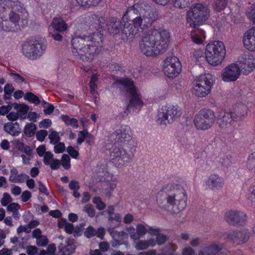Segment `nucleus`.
Here are the masks:
<instances>
[{"label": "nucleus", "mask_w": 255, "mask_h": 255, "mask_svg": "<svg viewBox=\"0 0 255 255\" xmlns=\"http://www.w3.org/2000/svg\"><path fill=\"white\" fill-rule=\"evenodd\" d=\"M88 21L89 29L94 31L89 36H80L74 33L71 43L72 52L76 58L91 61L100 51L99 47L104 39L103 32L106 19L104 16L93 14L89 16Z\"/></svg>", "instance_id": "obj_1"}, {"label": "nucleus", "mask_w": 255, "mask_h": 255, "mask_svg": "<svg viewBox=\"0 0 255 255\" xmlns=\"http://www.w3.org/2000/svg\"><path fill=\"white\" fill-rule=\"evenodd\" d=\"M131 129L128 126H122L109 137L105 145L106 150H109L111 162L118 167L129 162L133 156L136 147L134 140L131 138Z\"/></svg>", "instance_id": "obj_2"}, {"label": "nucleus", "mask_w": 255, "mask_h": 255, "mask_svg": "<svg viewBox=\"0 0 255 255\" xmlns=\"http://www.w3.org/2000/svg\"><path fill=\"white\" fill-rule=\"evenodd\" d=\"M142 2L134 3L128 7L124 13L121 20H117L116 17L110 19V24H105L108 33L113 36L121 35L124 41L132 40L139 31V27L142 26Z\"/></svg>", "instance_id": "obj_3"}, {"label": "nucleus", "mask_w": 255, "mask_h": 255, "mask_svg": "<svg viewBox=\"0 0 255 255\" xmlns=\"http://www.w3.org/2000/svg\"><path fill=\"white\" fill-rule=\"evenodd\" d=\"M187 195L185 189L179 185L168 183L158 192L156 201L159 207L171 214H177L187 206Z\"/></svg>", "instance_id": "obj_4"}, {"label": "nucleus", "mask_w": 255, "mask_h": 255, "mask_svg": "<svg viewBox=\"0 0 255 255\" xmlns=\"http://www.w3.org/2000/svg\"><path fill=\"white\" fill-rule=\"evenodd\" d=\"M169 38L167 30L151 29L145 33L139 42L141 51L146 56L155 57L162 54L168 46Z\"/></svg>", "instance_id": "obj_5"}, {"label": "nucleus", "mask_w": 255, "mask_h": 255, "mask_svg": "<svg viewBox=\"0 0 255 255\" xmlns=\"http://www.w3.org/2000/svg\"><path fill=\"white\" fill-rule=\"evenodd\" d=\"M115 84L119 86L120 89L123 88L130 96L127 110L129 111L132 108L133 111L137 110L138 112L143 106V102L137 93L133 81L128 77L120 78L116 80Z\"/></svg>", "instance_id": "obj_6"}, {"label": "nucleus", "mask_w": 255, "mask_h": 255, "mask_svg": "<svg viewBox=\"0 0 255 255\" xmlns=\"http://www.w3.org/2000/svg\"><path fill=\"white\" fill-rule=\"evenodd\" d=\"M246 114V107L243 104H236L229 112H218L217 117V123L221 128H233L232 123L242 119Z\"/></svg>", "instance_id": "obj_7"}, {"label": "nucleus", "mask_w": 255, "mask_h": 255, "mask_svg": "<svg viewBox=\"0 0 255 255\" xmlns=\"http://www.w3.org/2000/svg\"><path fill=\"white\" fill-rule=\"evenodd\" d=\"M23 5L18 0H0V12L4 13L7 9H11L9 14V20L11 25L6 26L4 29L8 30H15L18 25L19 15L15 11L23 12L25 10Z\"/></svg>", "instance_id": "obj_8"}, {"label": "nucleus", "mask_w": 255, "mask_h": 255, "mask_svg": "<svg viewBox=\"0 0 255 255\" xmlns=\"http://www.w3.org/2000/svg\"><path fill=\"white\" fill-rule=\"evenodd\" d=\"M205 58L209 64L216 66L221 63L226 54L224 43L220 41H214L208 43L205 48Z\"/></svg>", "instance_id": "obj_9"}, {"label": "nucleus", "mask_w": 255, "mask_h": 255, "mask_svg": "<svg viewBox=\"0 0 255 255\" xmlns=\"http://www.w3.org/2000/svg\"><path fill=\"white\" fill-rule=\"evenodd\" d=\"M210 10L201 3L196 4L190 7L186 14V21L191 27L203 24L209 18Z\"/></svg>", "instance_id": "obj_10"}, {"label": "nucleus", "mask_w": 255, "mask_h": 255, "mask_svg": "<svg viewBox=\"0 0 255 255\" xmlns=\"http://www.w3.org/2000/svg\"><path fill=\"white\" fill-rule=\"evenodd\" d=\"M46 46L37 40L27 39L21 45V52L30 60L39 58L44 53Z\"/></svg>", "instance_id": "obj_11"}, {"label": "nucleus", "mask_w": 255, "mask_h": 255, "mask_svg": "<svg viewBox=\"0 0 255 255\" xmlns=\"http://www.w3.org/2000/svg\"><path fill=\"white\" fill-rule=\"evenodd\" d=\"M213 85L212 75L210 74L200 75L193 82L192 93L198 97H204L211 92Z\"/></svg>", "instance_id": "obj_12"}, {"label": "nucleus", "mask_w": 255, "mask_h": 255, "mask_svg": "<svg viewBox=\"0 0 255 255\" xmlns=\"http://www.w3.org/2000/svg\"><path fill=\"white\" fill-rule=\"evenodd\" d=\"M215 120V115L212 110L203 109L195 115L193 123L197 129L205 130L210 128L213 126Z\"/></svg>", "instance_id": "obj_13"}, {"label": "nucleus", "mask_w": 255, "mask_h": 255, "mask_svg": "<svg viewBox=\"0 0 255 255\" xmlns=\"http://www.w3.org/2000/svg\"><path fill=\"white\" fill-rule=\"evenodd\" d=\"M180 110L177 105H166L158 111L157 121L161 125H166L180 117Z\"/></svg>", "instance_id": "obj_14"}, {"label": "nucleus", "mask_w": 255, "mask_h": 255, "mask_svg": "<svg viewBox=\"0 0 255 255\" xmlns=\"http://www.w3.org/2000/svg\"><path fill=\"white\" fill-rule=\"evenodd\" d=\"M141 8L142 9V23L139 28L143 29L151 26L152 23L158 18L159 13L158 10L153 7L151 4L146 1H142Z\"/></svg>", "instance_id": "obj_15"}, {"label": "nucleus", "mask_w": 255, "mask_h": 255, "mask_svg": "<svg viewBox=\"0 0 255 255\" xmlns=\"http://www.w3.org/2000/svg\"><path fill=\"white\" fill-rule=\"evenodd\" d=\"M250 238V233L247 229L239 231H232L222 234L221 238L226 242L236 245H241L247 243Z\"/></svg>", "instance_id": "obj_16"}, {"label": "nucleus", "mask_w": 255, "mask_h": 255, "mask_svg": "<svg viewBox=\"0 0 255 255\" xmlns=\"http://www.w3.org/2000/svg\"><path fill=\"white\" fill-rule=\"evenodd\" d=\"M163 72L170 78H174L179 74L182 70L181 64L175 56L168 57L164 61Z\"/></svg>", "instance_id": "obj_17"}, {"label": "nucleus", "mask_w": 255, "mask_h": 255, "mask_svg": "<svg viewBox=\"0 0 255 255\" xmlns=\"http://www.w3.org/2000/svg\"><path fill=\"white\" fill-rule=\"evenodd\" d=\"M226 221L233 226H244L246 224L248 217L244 212L230 210L226 212L225 215Z\"/></svg>", "instance_id": "obj_18"}, {"label": "nucleus", "mask_w": 255, "mask_h": 255, "mask_svg": "<svg viewBox=\"0 0 255 255\" xmlns=\"http://www.w3.org/2000/svg\"><path fill=\"white\" fill-rule=\"evenodd\" d=\"M241 71V70L239 66L235 64H232L223 70L222 79L227 82L235 81L239 78Z\"/></svg>", "instance_id": "obj_19"}, {"label": "nucleus", "mask_w": 255, "mask_h": 255, "mask_svg": "<svg viewBox=\"0 0 255 255\" xmlns=\"http://www.w3.org/2000/svg\"><path fill=\"white\" fill-rule=\"evenodd\" d=\"M240 68L244 75L251 73L255 67V58L251 54H245L240 61Z\"/></svg>", "instance_id": "obj_20"}, {"label": "nucleus", "mask_w": 255, "mask_h": 255, "mask_svg": "<svg viewBox=\"0 0 255 255\" xmlns=\"http://www.w3.org/2000/svg\"><path fill=\"white\" fill-rule=\"evenodd\" d=\"M205 183L209 189L212 190H218L223 187L224 180L219 175L213 174L206 180Z\"/></svg>", "instance_id": "obj_21"}, {"label": "nucleus", "mask_w": 255, "mask_h": 255, "mask_svg": "<svg viewBox=\"0 0 255 255\" xmlns=\"http://www.w3.org/2000/svg\"><path fill=\"white\" fill-rule=\"evenodd\" d=\"M245 47L250 51H255V28L248 30L243 37Z\"/></svg>", "instance_id": "obj_22"}, {"label": "nucleus", "mask_w": 255, "mask_h": 255, "mask_svg": "<svg viewBox=\"0 0 255 255\" xmlns=\"http://www.w3.org/2000/svg\"><path fill=\"white\" fill-rule=\"evenodd\" d=\"M66 243L65 246L59 245L57 255H71L74 253L76 247L70 239H67Z\"/></svg>", "instance_id": "obj_23"}, {"label": "nucleus", "mask_w": 255, "mask_h": 255, "mask_svg": "<svg viewBox=\"0 0 255 255\" xmlns=\"http://www.w3.org/2000/svg\"><path fill=\"white\" fill-rule=\"evenodd\" d=\"M4 130L12 136H17L21 132L19 124L17 122L7 123L4 125Z\"/></svg>", "instance_id": "obj_24"}, {"label": "nucleus", "mask_w": 255, "mask_h": 255, "mask_svg": "<svg viewBox=\"0 0 255 255\" xmlns=\"http://www.w3.org/2000/svg\"><path fill=\"white\" fill-rule=\"evenodd\" d=\"M50 26L58 32H63L67 29V23L60 17H54L51 23Z\"/></svg>", "instance_id": "obj_25"}, {"label": "nucleus", "mask_w": 255, "mask_h": 255, "mask_svg": "<svg viewBox=\"0 0 255 255\" xmlns=\"http://www.w3.org/2000/svg\"><path fill=\"white\" fill-rule=\"evenodd\" d=\"M222 246L219 244H212L199 252V255H215L222 250Z\"/></svg>", "instance_id": "obj_26"}, {"label": "nucleus", "mask_w": 255, "mask_h": 255, "mask_svg": "<svg viewBox=\"0 0 255 255\" xmlns=\"http://www.w3.org/2000/svg\"><path fill=\"white\" fill-rule=\"evenodd\" d=\"M192 40L196 44H200L203 43L206 38L205 32L202 29L197 28L192 32Z\"/></svg>", "instance_id": "obj_27"}, {"label": "nucleus", "mask_w": 255, "mask_h": 255, "mask_svg": "<svg viewBox=\"0 0 255 255\" xmlns=\"http://www.w3.org/2000/svg\"><path fill=\"white\" fill-rule=\"evenodd\" d=\"M14 108L17 110L18 118L21 120H24L26 118L29 110L28 106L25 104H14Z\"/></svg>", "instance_id": "obj_28"}, {"label": "nucleus", "mask_w": 255, "mask_h": 255, "mask_svg": "<svg viewBox=\"0 0 255 255\" xmlns=\"http://www.w3.org/2000/svg\"><path fill=\"white\" fill-rule=\"evenodd\" d=\"M108 221L111 222V223H113L114 221L116 222V225H114L113 228H109L108 231L111 235L117 234L118 232L117 231H115L114 228L118 227L122 221L121 215L120 214L117 213L114 214L113 215L110 216L108 217Z\"/></svg>", "instance_id": "obj_29"}, {"label": "nucleus", "mask_w": 255, "mask_h": 255, "mask_svg": "<svg viewBox=\"0 0 255 255\" xmlns=\"http://www.w3.org/2000/svg\"><path fill=\"white\" fill-rule=\"evenodd\" d=\"M36 129V126L34 123H27L24 127V133L27 137H31L35 134Z\"/></svg>", "instance_id": "obj_30"}, {"label": "nucleus", "mask_w": 255, "mask_h": 255, "mask_svg": "<svg viewBox=\"0 0 255 255\" xmlns=\"http://www.w3.org/2000/svg\"><path fill=\"white\" fill-rule=\"evenodd\" d=\"M228 0H217L213 4V8L216 12H221L226 7Z\"/></svg>", "instance_id": "obj_31"}, {"label": "nucleus", "mask_w": 255, "mask_h": 255, "mask_svg": "<svg viewBox=\"0 0 255 255\" xmlns=\"http://www.w3.org/2000/svg\"><path fill=\"white\" fill-rule=\"evenodd\" d=\"M78 135V137L77 138V143L79 145L83 143L85 139L89 138L93 139L94 137V136L92 134L88 132L87 131L85 130H81L79 131Z\"/></svg>", "instance_id": "obj_32"}, {"label": "nucleus", "mask_w": 255, "mask_h": 255, "mask_svg": "<svg viewBox=\"0 0 255 255\" xmlns=\"http://www.w3.org/2000/svg\"><path fill=\"white\" fill-rule=\"evenodd\" d=\"M247 167L252 172L255 173V151L249 155Z\"/></svg>", "instance_id": "obj_33"}, {"label": "nucleus", "mask_w": 255, "mask_h": 255, "mask_svg": "<svg viewBox=\"0 0 255 255\" xmlns=\"http://www.w3.org/2000/svg\"><path fill=\"white\" fill-rule=\"evenodd\" d=\"M24 98L30 103L34 104L36 105H39L40 102L39 98L33 93L30 92L25 93Z\"/></svg>", "instance_id": "obj_34"}, {"label": "nucleus", "mask_w": 255, "mask_h": 255, "mask_svg": "<svg viewBox=\"0 0 255 255\" xmlns=\"http://www.w3.org/2000/svg\"><path fill=\"white\" fill-rule=\"evenodd\" d=\"M221 163V166L224 167L230 166L232 164V157L230 155H224L219 160H217Z\"/></svg>", "instance_id": "obj_35"}, {"label": "nucleus", "mask_w": 255, "mask_h": 255, "mask_svg": "<svg viewBox=\"0 0 255 255\" xmlns=\"http://www.w3.org/2000/svg\"><path fill=\"white\" fill-rule=\"evenodd\" d=\"M191 0H173V4L175 7L184 8L188 7Z\"/></svg>", "instance_id": "obj_36"}, {"label": "nucleus", "mask_w": 255, "mask_h": 255, "mask_svg": "<svg viewBox=\"0 0 255 255\" xmlns=\"http://www.w3.org/2000/svg\"><path fill=\"white\" fill-rule=\"evenodd\" d=\"M61 165L66 170H69L71 167L70 158L68 154H64L62 156Z\"/></svg>", "instance_id": "obj_37"}, {"label": "nucleus", "mask_w": 255, "mask_h": 255, "mask_svg": "<svg viewBox=\"0 0 255 255\" xmlns=\"http://www.w3.org/2000/svg\"><path fill=\"white\" fill-rule=\"evenodd\" d=\"M4 13L0 12V28L5 31H12L13 30H8L4 29L6 26L11 25V22L9 20L3 19Z\"/></svg>", "instance_id": "obj_38"}, {"label": "nucleus", "mask_w": 255, "mask_h": 255, "mask_svg": "<svg viewBox=\"0 0 255 255\" xmlns=\"http://www.w3.org/2000/svg\"><path fill=\"white\" fill-rule=\"evenodd\" d=\"M10 176L9 178V180L13 183H17V182H21L22 180L16 179V176L18 175V171L17 169L15 167H12L10 171Z\"/></svg>", "instance_id": "obj_39"}, {"label": "nucleus", "mask_w": 255, "mask_h": 255, "mask_svg": "<svg viewBox=\"0 0 255 255\" xmlns=\"http://www.w3.org/2000/svg\"><path fill=\"white\" fill-rule=\"evenodd\" d=\"M93 202L96 204V208L101 211L106 208V204L103 202L100 197H95L93 199Z\"/></svg>", "instance_id": "obj_40"}, {"label": "nucleus", "mask_w": 255, "mask_h": 255, "mask_svg": "<svg viewBox=\"0 0 255 255\" xmlns=\"http://www.w3.org/2000/svg\"><path fill=\"white\" fill-rule=\"evenodd\" d=\"M96 230L92 226H89L84 232V236L87 239H90L95 236Z\"/></svg>", "instance_id": "obj_41"}, {"label": "nucleus", "mask_w": 255, "mask_h": 255, "mask_svg": "<svg viewBox=\"0 0 255 255\" xmlns=\"http://www.w3.org/2000/svg\"><path fill=\"white\" fill-rule=\"evenodd\" d=\"M107 187L105 189L106 195L111 196L117 187V183L115 182H109L107 184Z\"/></svg>", "instance_id": "obj_42"}, {"label": "nucleus", "mask_w": 255, "mask_h": 255, "mask_svg": "<svg viewBox=\"0 0 255 255\" xmlns=\"http://www.w3.org/2000/svg\"><path fill=\"white\" fill-rule=\"evenodd\" d=\"M12 200V199L10 195L8 193L5 192L3 193V197L1 199V204L2 206H6Z\"/></svg>", "instance_id": "obj_43"}, {"label": "nucleus", "mask_w": 255, "mask_h": 255, "mask_svg": "<svg viewBox=\"0 0 255 255\" xmlns=\"http://www.w3.org/2000/svg\"><path fill=\"white\" fill-rule=\"evenodd\" d=\"M9 75L12 77L14 82L18 84L22 83H26L24 78L22 77L20 74L15 72H10Z\"/></svg>", "instance_id": "obj_44"}, {"label": "nucleus", "mask_w": 255, "mask_h": 255, "mask_svg": "<svg viewBox=\"0 0 255 255\" xmlns=\"http://www.w3.org/2000/svg\"><path fill=\"white\" fill-rule=\"evenodd\" d=\"M19 150L28 156L32 154V150L30 148V146L24 144V143L21 142L19 146Z\"/></svg>", "instance_id": "obj_45"}, {"label": "nucleus", "mask_w": 255, "mask_h": 255, "mask_svg": "<svg viewBox=\"0 0 255 255\" xmlns=\"http://www.w3.org/2000/svg\"><path fill=\"white\" fill-rule=\"evenodd\" d=\"M49 138L50 143L52 144L58 143L60 139L58 132L56 131H53L49 134Z\"/></svg>", "instance_id": "obj_46"}, {"label": "nucleus", "mask_w": 255, "mask_h": 255, "mask_svg": "<svg viewBox=\"0 0 255 255\" xmlns=\"http://www.w3.org/2000/svg\"><path fill=\"white\" fill-rule=\"evenodd\" d=\"M54 159L53 154L50 151H47L43 156V162L45 165H49Z\"/></svg>", "instance_id": "obj_47"}, {"label": "nucleus", "mask_w": 255, "mask_h": 255, "mask_svg": "<svg viewBox=\"0 0 255 255\" xmlns=\"http://www.w3.org/2000/svg\"><path fill=\"white\" fill-rule=\"evenodd\" d=\"M54 151L56 153H63L65 150V146L64 142H58L55 144Z\"/></svg>", "instance_id": "obj_48"}, {"label": "nucleus", "mask_w": 255, "mask_h": 255, "mask_svg": "<svg viewBox=\"0 0 255 255\" xmlns=\"http://www.w3.org/2000/svg\"><path fill=\"white\" fill-rule=\"evenodd\" d=\"M67 152L72 158L74 159H77L79 155V151L71 145L67 147Z\"/></svg>", "instance_id": "obj_49"}, {"label": "nucleus", "mask_w": 255, "mask_h": 255, "mask_svg": "<svg viewBox=\"0 0 255 255\" xmlns=\"http://www.w3.org/2000/svg\"><path fill=\"white\" fill-rule=\"evenodd\" d=\"M48 240L46 236H41L36 239V245L38 247H43L47 245Z\"/></svg>", "instance_id": "obj_50"}, {"label": "nucleus", "mask_w": 255, "mask_h": 255, "mask_svg": "<svg viewBox=\"0 0 255 255\" xmlns=\"http://www.w3.org/2000/svg\"><path fill=\"white\" fill-rule=\"evenodd\" d=\"M20 205L16 203H12L7 207V210L13 213V215L17 213L18 210L20 209Z\"/></svg>", "instance_id": "obj_51"}, {"label": "nucleus", "mask_w": 255, "mask_h": 255, "mask_svg": "<svg viewBox=\"0 0 255 255\" xmlns=\"http://www.w3.org/2000/svg\"><path fill=\"white\" fill-rule=\"evenodd\" d=\"M38 184L39 193L44 194L47 197H49L50 193L45 185L41 181H39Z\"/></svg>", "instance_id": "obj_52"}, {"label": "nucleus", "mask_w": 255, "mask_h": 255, "mask_svg": "<svg viewBox=\"0 0 255 255\" xmlns=\"http://www.w3.org/2000/svg\"><path fill=\"white\" fill-rule=\"evenodd\" d=\"M135 248L137 250H143L148 248L147 241H139L135 246Z\"/></svg>", "instance_id": "obj_53"}, {"label": "nucleus", "mask_w": 255, "mask_h": 255, "mask_svg": "<svg viewBox=\"0 0 255 255\" xmlns=\"http://www.w3.org/2000/svg\"><path fill=\"white\" fill-rule=\"evenodd\" d=\"M84 211L90 217H93L95 215V210L91 204H87L84 207Z\"/></svg>", "instance_id": "obj_54"}, {"label": "nucleus", "mask_w": 255, "mask_h": 255, "mask_svg": "<svg viewBox=\"0 0 255 255\" xmlns=\"http://www.w3.org/2000/svg\"><path fill=\"white\" fill-rule=\"evenodd\" d=\"M48 132L46 130L41 129L37 131L36 134L37 139L39 141H43L47 135Z\"/></svg>", "instance_id": "obj_55"}, {"label": "nucleus", "mask_w": 255, "mask_h": 255, "mask_svg": "<svg viewBox=\"0 0 255 255\" xmlns=\"http://www.w3.org/2000/svg\"><path fill=\"white\" fill-rule=\"evenodd\" d=\"M64 226H65V231L66 233L69 234H72L74 232V225L72 223H70L67 222L66 220H64Z\"/></svg>", "instance_id": "obj_56"}, {"label": "nucleus", "mask_w": 255, "mask_h": 255, "mask_svg": "<svg viewBox=\"0 0 255 255\" xmlns=\"http://www.w3.org/2000/svg\"><path fill=\"white\" fill-rule=\"evenodd\" d=\"M250 195L248 197V200L252 206L255 205V186L251 187L250 190Z\"/></svg>", "instance_id": "obj_57"}, {"label": "nucleus", "mask_w": 255, "mask_h": 255, "mask_svg": "<svg viewBox=\"0 0 255 255\" xmlns=\"http://www.w3.org/2000/svg\"><path fill=\"white\" fill-rule=\"evenodd\" d=\"M68 187L71 190H78L80 189V184L78 181L72 180L69 183Z\"/></svg>", "instance_id": "obj_58"}, {"label": "nucleus", "mask_w": 255, "mask_h": 255, "mask_svg": "<svg viewBox=\"0 0 255 255\" xmlns=\"http://www.w3.org/2000/svg\"><path fill=\"white\" fill-rule=\"evenodd\" d=\"M49 165L52 170H56L60 168L61 161L58 159H54Z\"/></svg>", "instance_id": "obj_59"}, {"label": "nucleus", "mask_w": 255, "mask_h": 255, "mask_svg": "<svg viewBox=\"0 0 255 255\" xmlns=\"http://www.w3.org/2000/svg\"><path fill=\"white\" fill-rule=\"evenodd\" d=\"M136 232L138 235L142 236L147 232V230L142 224H138L136 226Z\"/></svg>", "instance_id": "obj_60"}, {"label": "nucleus", "mask_w": 255, "mask_h": 255, "mask_svg": "<svg viewBox=\"0 0 255 255\" xmlns=\"http://www.w3.org/2000/svg\"><path fill=\"white\" fill-rule=\"evenodd\" d=\"M31 197V193L28 190H25L22 193L21 195V200L23 202H27Z\"/></svg>", "instance_id": "obj_61"}, {"label": "nucleus", "mask_w": 255, "mask_h": 255, "mask_svg": "<svg viewBox=\"0 0 255 255\" xmlns=\"http://www.w3.org/2000/svg\"><path fill=\"white\" fill-rule=\"evenodd\" d=\"M81 6H82L79 4V2H78V1L76 0H72L70 2L69 8L71 11L76 10Z\"/></svg>", "instance_id": "obj_62"}, {"label": "nucleus", "mask_w": 255, "mask_h": 255, "mask_svg": "<svg viewBox=\"0 0 255 255\" xmlns=\"http://www.w3.org/2000/svg\"><path fill=\"white\" fill-rule=\"evenodd\" d=\"M11 109V106L9 105L0 107V115L4 116L6 114L7 115Z\"/></svg>", "instance_id": "obj_63"}, {"label": "nucleus", "mask_w": 255, "mask_h": 255, "mask_svg": "<svg viewBox=\"0 0 255 255\" xmlns=\"http://www.w3.org/2000/svg\"><path fill=\"white\" fill-rule=\"evenodd\" d=\"M38 249L35 246L30 245L26 248V253L28 255H36Z\"/></svg>", "instance_id": "obj_64"}]
</instances>
